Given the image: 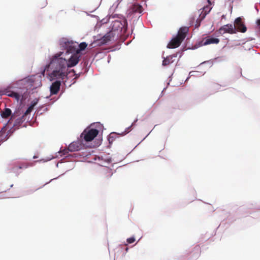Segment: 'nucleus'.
Here are the masks:
<instances>
[{
	"mask_svg": "<svg viewBox=\"0 0 260 260\" xmlns=\"http://www.w3.org/2000/svg\"><path fill=\"white\" fill-rule=\"evenodd\" d=\"M6 135L5 133V130H3V129H1L0 131V143L3 142L6 140Z\"/></svg>",
	"mask_w": 260,
	"mask_h": 260,
	"instance_id": "obj_17",
	"label": "nucleus"
},
{
	"mask_svg": "<svg viewBox=\"0 0 260 260\" xmlns=\"http://www.w3.org/2000/svg\"><path fill=\"white\" fill-rule=\"evenodd\" d=\"M80 146H81L80 144H79V143L76 142H74L71 143L69 145L68 147H69V150L71 152H74V151H78V150H79L80 148Z\"/></svg>",
	"mask_w": 260,
	"mask_h": 260,
	"instance_id": "obj_12",
	"label": "nucleus"
},
{
	"mask_svg": "<svg viewBox=\"0 0 260 260\" xmlns=\"http://www.w3.org/2000/svg\"><path fill=\"white\" fill-rule=\"evenodd\" d=\"M233 26L235 28L236 33L238 31L244 33L247 30V27L241 17H238L235 20Z\"/></svg>",
	"mask_w": 260,
	"mask_h": 260,
	"instance_id": "obj_5",
	"label": "nucleus"
},
{
	"mask_svg": "<svg viewBox=\"0 0 260 260\" xmlns=\"http://www.w3.org/2000/svg\"><path fill=\"white\" fill-rule=\"evenodd\" d=\"M135 241V239L134 238V237H131L129 238H128L127 239V242L128 243H133V242H134Z\"/></svg>",
	"mask_w": 260,
	"mask_h": 260,
	"instance_id": "obj_22",
	"label": "nucleus"
},
{
	"mask_svg": "<svg viewBox=\"0 0 260 260\" xmlns=\"http://www.w3.org/2000/svg\"><path fill=\"white\" fill-rule=\"evenodd\" d=\"M132 9L133 11L136 13H141L143 11L142 7L139 4H134Z\"/></svg>",
	"mask_w": 260,
	"mask_h": 260,
	"instance_id": "obj_16",
	"label": "nucleus"
},
{
	"mask_svg": "<svg viewBox=\"0 0 260 260\" xmlns=\"http://www.w3.org/2000/svg\"><path fill=\"white\" fill-rule=\"evenodd\" d=\"M119 23H119V22H118V21H117V22H115V24H119Z\"/></svg>",
	"mask_w": 260,
	"mask_h": 260,
	"instance_id": "obj_26",
	"label": "nucleus"
},
{
	"mask_svg": "<svg viewBox=\"0 0 260 260\" xmlns=\"http://www.w3.org/2000/svg\"><path fill=\"white\" fill-rule=\"evenodd\" d=\"M60 44L63 47L67 50V52L74 50V42L70 41L66 39H62L60 41Z\"/></svg>",
	"mask_w": 260,
	"mask_h": 260,
	"instance_id": "obj_8",
	"label": "nucleus"
},
{
	"mask_svg": "<svg viewBox=\"0 0 260 260\" xmlns=\"http://www.w3.org/2000/svg\"><path fill=\"white\" fill-rule=\"evenodd\" d=\"M69 151H70L69 150V147H68V148H66V149H64L63 150H61L59 152V153L61 154L60 155L61 156H62V155H67L68 154Z\"/></svg>",
	"mask_w": 260,
	"mask_h": 260,
	"instance_id": "obj_20",
	"label": "nucleus"
},
{
	"mask_svg": "<svg viewBox=\"0 0 260 260\" xmlns=\"http://www.w3.org/2000/svg\"><path fill=\"white\" fill-rule=\"evenodd\" d=\"M188 31V28L187 27H181L178 32L177 36L170 42L167 45V47L172 49L178 47L186 37Z\"/></svg>",
	"mask_w": 260,
	"mask_h": 260,
	"instance_id": "obj_2",
	"label": "nucleus"
},
{
	"mask_svg": "<svg viewBox=\"0 0 260 260\" xmlns=\"http://www.w3.org/2000/svg\"><path fill=\"white\" fill-rule=\"evenodd\" d=\"M1 116L3 118H7L10 116H11V120L14 119L17 116L16 113H14L12 114V111L9 108H5L4 111H3L1 113Z\"/></svg>",
	"mask_w": 260,
	"mask_h": 260,
	"instance_id": "obj_11",
	"label": "nucleus"
},
{
	"mask_svg": "<svg viewBox=\"0 0 260 260\" xmlns=\"http://www.w3.org/2000/svg\"><path fill=\"white\" fill-rule=\"evenodd\" d=\"M219 42V40L217 38H208L205 40L204 45H208L211 44H218Z\"/></svg>",
	"mask_w": 260,
	"mask_h": 260,
	"instance_id": "obj_14",
	"label": "nucleus"
},
{
	"mask_svg": "<svg viewBox=\"0 0 260 260\" xmlns=\"http://www.w3.org/2000/svg\"><path fill=\"white\" fill-rule=\"evenodd\" d=\"M104 173L105 177L107 178H110L113 174L111 170L109 169V168H106L104 171Z\"/></svg>",
	"mask_w": 260,
	"mask_h": 260,
	"instance_id": "obj_18",
	"label": "nucleus"
},
{
	"mask_svg": "<svg viewBox=\"0 0 260 260\" xmlns=\"http://www.w3.org/2000/svg\"><path fill=\"white\" fill-rule=\"evenodd\" d=\"M22 168H23V167H22V166H16V167H15L13 168V169H13V171H15L16 170H17V169H22Z\"/></svg>",
	"mask_w": 260,
	"mask_h": 260,
	"instance_id": "obj_23",
	"label": "nucleus"
},
{
	"mask_svg": "<svg viewBox=\"0 0 260 260\" xmlns=\"http://www.w3.org/2000/svg\"><path fill=\"white\" fill-rule=\"evenodd\" d=\"M87 46V44L85 42L81 43L79 45V50L77 51V52H79L80 51L84 50L86 48Z\"/></svg>",
	"mask_w": 260,
	"mask_h": 260,
	"instance_id": "obj_19",
	"label": "nucleus"
},
{
	"mask_svg": "<svg viewBox=\"0 0 260 260\" xmlns=\"http://www.w3.org/2000/svg\"><path fill=\"white\" fill-rule=\"evenodd\" d=\"M115 35V34L114 31H109L98 41L99 44L100 45H102L107 43L109 41L114 39Z\"/></svg>",
	"mask_w": 260,
	"mask_h": 260,
	"instance_id": "obj_7",
	"label": "nucleus"
},
{
	"mask_svg": "<svg viewBox=\"0 0 260 260\" xmlns=\"http://www.w3.org/2000/svg\"><path fill=\"white\" fill-rule=\"evenodd\" d=\"M211 7L209 6H206L204 7L203 9H201V11L200 15L199 18L197 19V21H199V23L198 24H196V27H198L200 26V22L203 20L207 14H208L210 11H211Z\"/></svg>",
	"mask_w": 260,
	"mask_h": 260,
	"instance_id": "obj_9",
	"label": "nucleus"
},
{
	"mask_svg": "<svg viewBox=\"0 0 260 260\" xmlns=\"http://www.w3.org/2000/svg\"><path fill=\"white\" fill-rule=\"evenodd\" d=\"M257 24H258V25H259V26H260V19H258V20L257 21Z\"/></svg>",
	"mask_w": 260,
	"mask_h": 260,
	"instance_id": "obj_24",
	"label": "nucleus"
},
{
	"mask_svg": "<svg viewBox=\"0 0 260 260\" xmlns=\"http://www.w3.org/2000/svg\"><path fill=\"white\" fill-rule=\"evenodd\" d=\"M218 34L220 35H223L225 33H229L230 34H236L235 28L232 24H228L222 26L218 30Z\"/></svg>",
	"mask_w": 260,
	"mask_h": 260,
	"instance_id": "obj_6",
	"label": "nucleus"
},
{
	"mask_svg": "<svg viewBox=\"0 0 260 260\" xmlns=\"http://www.w3.org/2000/svg\"><path fill=\"white\" fill-rule=\"evenodd\" d=\"M127 250H128V248H126V251H127Z\"/></svg>",
	"mask_w": 260,
	"mask_h": 260,
	"instance_id": "obj_27",
	"label": "nucleus"
},
{
	"mask_svg": "<svg viewBox=\"0 0 260 260\" xmlns=\"http://www.w3.org/2000/svg\"><path fill=\"white\" fill-rule=\"evenodd\" d=\"M111 137H109V139H111ZM109 140L110 141V139H109Z\"/></svg>",
	"mask_w": 260,
	"mask_h": 260,
	"instance_id": "obj_28",
	"label": "nucleus"
},
{
	"mask_svg": "<svg viewBox=\"0 0 260 260\" xmlns=\"http://www.w3.org/2000/svg\"><path fill=\"white\" fill-rule=\"evenodd\" d=\"M38 189H39V188H36V189H34V190H30V192L34 191L35 190H38Z\"/></svg>",
	"mask_w": 260,
	"mask_h": 260,
	"instance_id": "obj_25",
	"label": "nucleus"
},
{
	"mask_svg": "<svg viewBox=\"0 0 260 260\" xmlns=\"http://www.w3.org/2000/svg\"><path fill=\"white\" fill-rule=\"evenodd\" d=\"M176 57L175 55H172L167 56L166 58H165L162 61V65L164 66H166L169 65L170 64L173 63L174 60H173V57Z\"/></svg>",
	"mask_w": 260,
	"mask_h": 260,
	"instance_id": "obj_13",
	"label": "nucleus"
},
{
	"mask_svg": "<svg viewBox=\"0 0 260 260\" xmlns=\"http://www.w3.org/2000/svg\"><path fill=\"white\" fill-rule=\"evenodd\" d=\"M98 134L99 131L96 129L86 128L81 134V137H83L86 142H90L93 140Z\"/></svg>",
	"mask_w": 260,
	"mask_h": 260,
	"instance_id": "obj_4",
	"label": "nucleus"
},
{
	"mask_svg": "<svg viewBox=\"0 0 260 260\" xmlns=\"http://www.w3.org/2000/svg\"><path fill=\"white\" fill-rule=\"evenodd\" d=\"M62 52H59L54 55L50 63L46 67L47 71L49 69L52 70L50 77L53 79L63 80L66 75V67H73L76 66L79 61V57L77 55H73L71 56L68 60L60 56Z\"/></svg>",
	"mask_w": 260,
	"mask_h": 260,
	"instance_id": "obj_1",
	"label": "nucleus"
},
{
	"mask_svg": "<svg viewBox=\"0 0 260 260\" xmlns=\"http://www.w3.org/2000/svg\"><path fill=\"white\" fill-rule=\"evenodd\" d=\"M37 102H34L32 103L31 105L27 108L25 112L22 115V117H24L25 116L29 114L32 110L34 109V107L37 105Z\"/></svg>",
	"mask_w": 260,
	"mask_h": 260,
	"instance_id": "obj_15",
	"label": "nucleus"
},
{
	"mask_svg": "<svg viewBox=\"0 0 260 260\" xmlns=\"http://www.w3.org/2000/svg\"><path fill=\"white\" fill-rule=\"evenodd\" d=\"M11 87H8L4 89L2 91V94L6 95L8 96L14 98L17 102L20 100H23L24 99V94L26 92L27 90L25 88H15L12 90Z\"/></svg>",
	"mask_w": 260,
	"mask_h": 260,
	"instance_id": "obj_3",
	"label": "nucleus"
},
{
	"mask_svg": "<svg viewBox=\"0 0 260 260\" xmlns=\"http://www.w3.org/2000/svg\"><path fill=\"white\" fill-rule=\"evenodd\" d=\"M23 117H22V116L20 118L17 119L16 120V124L15 125H16L17 124L22 123L23 121Z\"/></svg>",
	"mask_w": 260,
	"mask_h": 260,
	"instance_id": "obj_21",
	"label": "nucleus"
},
{
	"mask_svg": "<svg viewBox=\"0 0 260 260\" xmlns=\"http://www.w3.org/2000/svg\"><path fill=\"white\" fill-rule=\"evenodd\" d=\"M61 85V81L60 80H57L54 82L52 83L50 86V93L51 94H56L58 93L60 89Z\"/></svg>",
	"mask_w": 260,
	"mask_h": 260,
	"instance_id": "obj_10",
	"label": "nucleus"
}]
</instances>
